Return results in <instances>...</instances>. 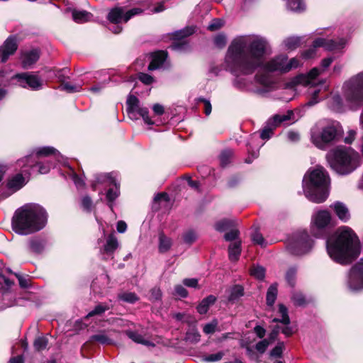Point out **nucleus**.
<instances>
[{
    "instance_id": "1",
    "label": "nucleus",
    "mask_w": 363,
    "mask_h": 363,
    "mask_svg": "<svg viewBox=\"0 0 363 363\" xmlns=\"http://www.w3.org/2000/svg\"><path fill=\"white\" fill-rule=\"evenodd\" d=\"M269 50L267 40L260 35H239L231 41L225 56V65L226 70L234 77V88L244 92L260 91L249 76L262 65V58Z\"/></svg>"
},
{
    "instance_id": "2",
    "label": "nucleus",
    "mask_w": 363,
    "mask_h": 363,
    "mask_svg": "<svg viewBox=\"0 0 363 363\" xmlns=\"http://www.w3.org/2000/svg\"><path fill=\"white\" fill-rule=\"evenodd\" d=\"M329 257L337 264L347 265L360 253V242L354 230L348 226L339 228L326 240Z\"/></svg>"
},
{
    "instance_id": "3",
    "label": "nucleus",
    "mask_w": 363,
    "mask_h": 363,
    "mask_svg": "<svg viewBox=\"0 0 363 363\" xmlns=\"http://www.w3.org/2000/svg\"><path fill=\"white\" fill-rule=\"evenodd\" d=\"M46 211L36 203L27 204L17 209L12 218V228L21 235L42 230L47 224Z\"/></svg>"
},
{
    "instance_id": "4",
    "label": "nucleus",
    "mask_w": 363,
    "mask_h": 363,
    "mask_svg": "<svg viewBox=\"0 0 363 363\" xmlns=\"http://www.w3.org/2000/svg\"><path fill=\"white\" fill-rule=\"evenodd\" d=\"M303 190L306 197L312 202L320 203L326 200L329 194L330 177L321 166L308 169L303 179Z\"/></svg>"
},
{
    "instance_id": "5",
    "label": "nucleus",
    "mask_w": 363,
    "mask_h": 363,
    "mask_svg": "<svg viewBox=\"0 0 363 363\" xmlns=\"http://www.w3.org/2000/svg\"><path fill=\"white\" fill-rule=\"evenodd\" d=\"M343 135V128L336 121L320 119L311 128V142L318 149L325 150L339 142Z\"/></svg>"
},
{
    "instance_id": "6",
    "label": "nucleus",
    "mask_w": 363,
    "mask_h": 363,
    "mask_svg": "<svg viewBox=\"0 0 363 363\" xmlns=\"http://www.w3.org/2000/svg\"><path fill=\"white\" fill-rule=\"evenodd\" d=\"M326 160L331 169L341 175L352 172L359 165L358 153L351 147L342 145L328 151Z\"/></svg>"
},
{
    "instance_id": "7",
    "label": "nucleus",
    "mask_w": 363,
    "mask_h": 363,
    "mask_svg": "<svg viewBox=\"0 0 363 363\" xmlns=\"http://www.w3.org/2000/svg\"><path fill=\"white\" fill-rule=\"evenodd\" d=\"M342 95L351 108L357 109L363 106V71L343 84Z\"/></svg>"
},
{
    "instance_id": "8",
    "label": "nucleus",
    "mask_w": 363,
    "mask_h": 363,
    "mask_svg": "<svg viewBox=\"0 0 363 363\" xmlns=\"http://www.w3.org/2000/svg\"><path fill=\"white\" fill-rule=\"evenodd\" d=\"M320 72H321L319 68L314 67L308 74H299L286 84V88L291 90H294V87L298 84L310 86L308 93L311 95V98L304 106L309 107L314 106L320 101V99L318 98V94H320L321 89L314 86L315 84L314 80L318 75H320Z\"/></svg>"
},
{
    "instance_id": "9",
    "label": "nucleus",
    "mask_w": 363,
    "mask_h": 363,
    "mask_svg": "<svg viewBox=\"0 0 363 363\" xmlns=\"http://www.w3.org/2000/svg\"><path fill=\"white\" fill-rule=\"evenodd\" d=\"M263 60L264 57L261 67L268 72L286 73L292 69L297 68L301 64L298 58L293 57L289 60L287 55L284 54L277 55L266 62H264Z\"/></svg>"
},
{
    "instance_id": "10",
    "label": "nucleus",
    "mask_w": 363,
    "mask_h": 363,
    "mask_svg": "<svg viewBox=\"0 0 363 363\" xmlns=\"http://www.w3.org/2000/svg\"><path fill=\"white\" fill-rule=\"evenodd\" d=\"M313 246V240L306 230L295 233L287 245L288 251L294 255H303L309 252Z\"/></svg>"
},
{
    "instance_id": "11",
    "label": "nucleus",
    "mask_w": 363,
    "mask_h": 363,
    "mask_svg": "<svg viewBox=\"0 0 363 363\" xmlns=\"http://www.w3.org/2000/svg\"><path fill=\"white\" fill-rule=\"evenodd\" d=\"M348 40L340 38L337 40L318 38L313 40L312 47L302 52L301 55L305 59L313 57L317 48H324L326 50L337 51L343 49L347 44Z\"/></svg>"
},
{
    "instance_id": "12",
    "label": "nucleus",
    "mask_w": 363,
    "mask_h": 363,
    "mask_svg": "<svg viewBox=\"0 0 363 363\" xmlns=\"http://www.w3.org/2000/svg\"><path fill=\"white\" fill-rule=\"evenodd\" d=\"M126 111L132 120H138L142 117L147 125H153L155 122L149 117V110L147 107L141 106L139 99L134 95H129L126 101Z\"/></svg>"
},
{
    "instance_id": "13",
    "label": "nucleus",
    "mask_w": 363,
    "mask_h": 363,
    "mask_svg": "<svg viewBox=\"0 0 363 363\" xmlns=\"http://www.w3.org/2000/svg\"><path fill=\"white\" fill-rule=\"evenodd\" d=\"M15 81V84L32 91H38L43 89V79L34 72H21L14 74L11 78Z\"/></svg>"
},
{
    "instance_id": "14",
    "label": "nucleus",
    "mask_w": 363,
    "mask_h": 363,
    "mask_svg": "<svg viewBox=\"0 0 363 363\" xmlns=\"http://www.w3.org/2000/svg\"><path fill=\"white\" fill-rule=\"evenodd\" d=\"M331 221L330 213L325 210L320 211L313 216L312 233L317 238H322L326 233Z\"/></svg>"
},
{
    "instance_id": "15",
    "label": "nucleus",
    "mask_w": 363,
    "mask_h": 363,
    "mask_svg": "<svg viewBox=\"0 0 363 363\" xmlns=\"http://www.w3.org/2000/svg\"><path fill=\"white\" fill-rule=\"evenodd\" d=\"M291 119H294V112L292 111H289L286 114H277L274 116L267 121L266 125L262 130L261 133L258 134L259 138L263 140H269L277 127L280 125L282 123Z\"/></svg>"
},
{
    "instance_id": "16",
    "label": "nucleus",
    "mask_w": 363,
    "mask_h": 363,
    "mask_svg": "<svg viewBox=\"0 0 363 363\" xmlns=\"http://www.w3.org/2000/svg\"><path fill=\"white\" fill-rule=\"evenodd\" d=\"M104 182H108V185H113L114 188H109L106 193V199L110 202L109 206L112 208L113 204L112 202L119 195V184H118L116 178L113 177V173H108L105 174H98L96 176L95 181L92 184V188L94 190L96 189V186L97 184H101Z\"/></svg>"
},
{
    "instance_id": "17",
    "label": "nucleus",
    "mask_w": 363,
    "mask_h": 363,
    "mask_svg": "<svg viewBox=\"0 0 363 363\" xmlns=\"http://www.w3.org/2000/svg\"><path fill=\"white\" fill-rule=\"evenodd\" d=\"M347 286L354 292L363 289V263H357L351 268L347 279Z\"/></svg>"
},
{
    "instance_id": "18",
    "label": "nucleus",
    "mask_w": 363,
    "mask_h": 363,
    "mask_svg": "<svg viewBox=\"0 0 363 363\" xmlns=\"http://www.w3.org/2000/svg\"><path fill=\"white\" fill-rule=\"evenodd\" d=\"M142 13L143 10L140 8H133L125 12L123 8L116 7L110 11L108 19L112 23H120L122 21L126 23L132 17Z\"/></svg>"
},
{
    "instance_id": "19",
    "label": "nucleus",
    "mask_w": 363,
    "mask_h": 363,
    "mask_svg": "<svg viewBox=\"0 0 363 363\" xmlns=\"http://www.w3.org/2000/svg\"><path fill=\"white\" fill-rule=\"evenodd\" d=\"M195 30L192 27H186L184 29L177 30L174 33L175 41H174L169 48L174 51H184L188 48V43L184 38L191 35Z\"/></svg>"
},
{
    "instance_id": "20",
    "label": "nucleus",
    "mask_w": 363,
    "mask_h": 363,
    "mask_svg": "<svg viewBox=\"0 0 363 363\" xmlns=\"http://www.w3.org/2000/svg\"><path fill=\"white\" fill-rule=\"evenodd\" d=\"M38 158L34 152H31L30 154L26 157L17 160L16 166L20 168L21 172L26 175H30L31 173L35 172L38 166Z\"/></svg>"
},
{
    "instance_id": "21",
    "label": "nucleus",
    "mask_w": 363,
    "mask_h": 363,
    "mask_svg": "<svg viewBox=\"0 0 363 363\" xmlns=\"http://www.w3.org/2000/svg\"><path fill=\"white\" fill-rule=\"evenodd\" d=\"M260 138L258 133H255L249 138L247 146L249 156L245 160L246 163H251L254 159L258 157L260 147L264 145L260 142Z\"/></svg>"
},
{
    "instance_id": "22",
    "label": "nucleus",
    "mask_w": 363,
    "mask_h": 363,
    "mask_svg": "<svg viewBox=\"0 0 363 363\" xmlns=\"http://www.w3.org/2000/svg\"><path fill=\"white\" fill-rule=\"evenodd\" d=\"M279 313L281 314V318H274L272 322L282 323L284 327L280 331L286 337H289L293 334L294 331L293 328L289 325L291 321L288 314V309L284 304L280 303L279 304Z\"/></svg>"
},
{
    "instance_id": "23",
    "label": "nucleus",
    "mask_w": 363,
    "mask_h": 363,
    "mask_svg": "<svg viewBox=\"0 0 363 363\" xmlns=\"http://www.w3.org/2000/svg\"><path fill=\"white\" fill-rule=\"evenodd\" d=\"M18 45L16 38L14 36H9L0 47V60L5 62L10 55H13L17 50Z\"/></svg>"
},
{
    "instance_id": "24",
    "label": "nucleus",
    "mask_w": 363,
    "mask_h": 363,
    "mask_svg": "<svg viewBox=\"0 0 363 363\" xmlns=\"http://www.w3.org/2000/svg\"><path fill=\"white\" fill-rule=\"evenodd\" d=\"M167 58V53L164 51H158L152 55V60L148 65V70L153 71L160 69H164L166 65V60Z\"/></svg>"
},
{
    "instance_id": "25",
    "label": "nucleus",
    "mask_w": 363,
    "mask_h": 363,
    "mask_svg": "<svg viewBox=\"0 0 363 363\" xmlns=\"http://www.w3.org/2000/svg\"><path fill=\"white\" fill-rule=\"evenodd\" d=\"M47 244L46 239L41 236H33L28 241L29 252L35 255H40L43 252Z\"/></svg>"
},
{
    "instance_id": "26",
    "label": "nucleus",
    "mask_w": 363,
    "mask_h": 363,
    "mask_svg": "<svg viewBox=\"0 0 363 363\" xmlns=\"http://www.w3.org/2000/svg\"><path fill=\"white\" fill-rule=\"evenodd\" d=\"M69 72L67 68H64L59 72L57 77L62 82L60 89L67 93H75L82 90V86L80 84H71L69 82H65V75Z\"/></svg>"
},
{
    "instance_id": "27",
    "label": "nucleus",
    "mask_w": 363,
    "mask_h": 363,
    "mask_svg": "<svg viewBox=\"0 0 363 363\" xmlns=\"http://www.w3.org/2000/svg\"><path fill=\"white\" fill-rule=\"evenodd\" d=\"M125 333L130 340L137 344H140L147 347H152L155 346L154 342L136 330H127L125 331Z\"/></svg>"
},
{
    "instance_id": "28",
    "label": "nucleus",
    "mask_w": 363,
    "mask_h": 363,
    "mask_svg": "<svg viewBox=\"0 0 363 363\" xmlns=\"http://www.w3.org/2000/svg\"><path fill=\"white\" fill-rule=\"evenodd\" d=\"M40 54L37 49L25 52L21 55V63L24 68H28L35 63L39 59Z\"/></svg>"
},
{
    "instance_id": "29",
    "label": "nucleus",
    "mask_w": 363,
    "mask_h": 363,
    "mask_svg": "<svg viewBox=\"0 0 363 363\" xmlns=\"http://www.w3.org/2000/svg\"><path fill=\"white\" fill-rule=\"evenodd\" d=\"M259 68L261 69L253 77L255 85L258 84L262 86L268 87L272 84V79L269 74V72L265 71L262 67Z\"/></svg>"
},
{
    "instance_id": "30",
    "label": "nucleus",
    "mask_w": 363,
    "mask_h": 363,
    "mask_svg": "<svg viewBox=\"0 0 363 363\" xmlns=\"http://www.w3.org/2000/svg\"><path fill=\"white\" fill-rule=\"evenodd\" d=\"M26 183V179L22 174H17L9 179L7 187L13 191H16L21 189Z\"/></svg>"
},
{
    "instance_id": "31",
    "label": "nucleus",
    "mask_w": 363,
    "mask_h": 363,
    "mask_svg": "<svg viewBox=\"0 0 363 363\" xmlns=\"http://www.w3.org/2000/svg\"><path fill=\"white\" fill-rule=\"evenodd\" d=\"M32 152H34L38 159L40 157L54 155L59 160V157H61L60 153L55 148L49 146L38 147L32 150Z\"/></svg>"
},
{
    "instance_id": "32",
    "label": "nucleus",
    "mask_w": 363,
    "mask_h": 363,
    "mask_svg": "<svg viewBox=\"0 0 363 363\" xmlns=\"http://www.w3.org/2000/svg\"><path fill=\"white\" fill-rule=\"evenodd\" d=\"M331 207L334 209L337 217L342 221L346 222L350 219V215L346 206L341 202H335Z\"/></svg>"
},
{
    "instance_id": "33",
    "label": "nucleus",
    "mask_w": 363,
    "mask_h": 363,
    "mask_svg": "<svg viewBox=\"0 0 363 363\" xmlns=\"http://www.w3.org/2000/svg\"><path fill=\"white\" fill-rule=\"evenodd\" d=\"M119 243L114 235H109L106 238V243L104 246V252L111 255L118 247Z\"/></svg>"
},
{
    "instance_id": "34",
    "label": "nucleus",
    "mask_w": 363,
    "mask_h": 363,
    "mask_svg": "<svg viewBox=\"0 0 363 363\" xmlns=\"http://www.w3.org/2000/svg\"><path fill=\"white\" fill-rule=\"evenodd\" d=\"M216 301V298L213 295H209L204 298L196 307L199 313L206 314L208 311L210 306L213 305Z\"/></svg>"
},
{
    "instance_id": "35",
    "label": "nucleus",
    "mask_w": 363,
    "mask_h": 363,
    "mask_svg": "<svg viewBox=\"0 0 363 363\" xmlns=\"http://www.w3.org/2000/svg\"><path fill=\"white\" fill-rule=\"evenodd\" d=\"M172 245V239L166 236L164 233L159 234L158 250L160 253H165L169 251Z\"/></svg>"
},
{
    "instance_id": "36",
    "label": "nucleus",
    "mask_w": 363,
    "mask_h": 363,
    "mask_svg": "<svg viewBox=\"0 0 363 363\" xmlns=\"http://www.w3.org/2000/svg\"><path fill=\"white\" fill-rule=\"evenodd\" d=\"M301 38L296 36H291L285 38L282 45L284 48L287 50H294L301 45Z\"/></svg>"
},
{
    "instance_id": "37",
    "label": "nucleus",
    "mask_w": 363,
    "mask_h": 363,
    "mask_svg": "<svg viewBox=\"0 0 363 363\" xmlns=\"http://www.w3.org/2000/svg\"><path fill=\"white\" fill-rule=\"evenodd\" d=\"M72 18L78 23H83L91 20L92 15L86 11L72 10Z\"/></svg>"
},
{
    "instance_id": "38",
    "label": "nucleus",
    "mask_w": 363,
    "mask_h": 363,
    "mask_svg": "<svg viewBox=\"0 0 363 363\" xmlns=\"http://www.w3.org/2000/svg\"><path fill=\"white\" fill-rule=\"evenodd\" d=\"M241 252V242L236 241L231 243L228 247V256L231 261H237L239 259Z\"/></svg>"
},
{
    "instance_id": "39",
    "label": "nucleus",
    "mask_w": 363,
    "mask_h": 363,
    "mask_svg": "<svg viewBox=\"0 0 363 363\" xmlns=\"http://www.w3.org/2000/svg\"><path fill=\"white\" fill-rule=\"evenodd\" d=\"M244 296V288L239 284L234 285L230 289V294L228 298V301L235 302Z\"/></svg>"
},
{
    "instance_id": "40",
    "label": "nucleus",
    "mask_w": 363,
    "mask_h": 363,
    "mask_svg": "<svg viewBox=\"0 0 363 363\" xmlns=\"http://www.w3.org/2000/svg\"><path fill=\"white\" fill-rule=\"evenodd\" d=\"M236 222L234 220L222 219L215 223V229L218 232H224L235 226Z\"/></svg>"
},
{
    "instance_id": "41",
    "label": "nucleus",
    "mask_w": 363,
    "mask_h": 363,
    "mask_svg": "<svg viewBox=\"0 0 363 363\" xmlns=\"http://www.w3.org/2000/svg\"><path fill=\"white\" fill-rule=\"evenodd\" d=\"M277 285L276 284H272L267 292V304L269 306H272L277 297Z\"/></svg>"
},
{
    "instance_id": "42",
    "label": "nucleus",
    "mask_w": 363,
    "mask_h": 363,
    "mask_svg": "<svg viewBox=\"0 0 363 363\" xmlns=\"http://www.w3.org/2000/svg\"><path fill=\"white\" fill-rule=\"evenodd\" d=\"M233 152L230 149L224 150L219 156L220 164L222 167H227L231 162Z\"/></svg>"
},
{
    "instance_id": "43",
    "label": "nucleus",
    "mask_w": 363,
    "mask_h": 363,
    "mask_svg": "<svg viewBox=\"0 0 363 363\" xmlns=\"http://www.w3.org/2000/svg\"><path fill=\"white\" fill-rule=\"evenodd\" d=\"M201 335L198 330L194 327L186 333L185 340L191 343H197L200 341Z\"/></svg>"
},
{
    "instance_id": "44",
    "label": "nucleus",
    "mask_w": 363,
    "mask_h": 363,
    "mask_svg": "<svg viewBox=\"0 0 363 363\" xmlns=\"http://www.w3.org/2000/svg\"><path fill=\"white\" fill-rule=\"evenodd\" d=\"M287 6L294 11L300 12L305 9V4L302 0H288Z\"/></svg>"
},
{
    "instance_id": "45",
    "label": "nucleus",
    "mask_w": 363,
    "mask_h": 363,
    "mask_svg": "<svg viewBox=\"0 0 363 363\" xmlns=\"http://www.w3.org/2000/svg\"><path fill=\"white\" fill-rule=\"evenodd\" d=\"M120 300L129 303H134L138 300V297L135 293L125 292L118 295Z\"/></svg>"
},
{
    "instance_id": "46",
    "label": "nucleus",
    "mask_w": 363,
    "mask_h": 363,
    "mask_svg": "<svg viewBox=\"0 0 363 363\" xmlns=\"http://www.w3.org/2000/svg\"><path fill=\"white\" fill-rule=\"evenodd\" d=\"M48 344V340L46 337L40 336L37 337L33 343L34 347L38 351L43 350Z\"/></svg>"
},
{
    "instance_id": "47",
    "label": "nucleus",
    "mask_w": 363,
    "mask_h": 363,
    "mask_svg": "<svg viewBox=\"0 0 363 363\" xmlns=\"http://www.w3.org/2000/svg\"><path fill=\"white\" fill-rule=\"evenodd\" d=\"M51 166L52 164L49 160H47L45 162H42L38 160V166L35 172H38L39 174H47L49 172Z\"/></svg>"
},
{
    "instance_id": "48",
    "label": "nucleus",
    "mask_w": 363,
    "mask_h": 363,
    "mask_svg": "<svg viewBox=\"0 0 363 363\" xmlns=\"http://www.w3.org/2000/svg\"><path fill=\"white\" fill-rule=\"evenodd\" d=\"M297 269L296 267H290L286 273V280L291 286H294L296 281Z\"/></svg>"
},
{
    "instance_id": "49",
    "label": "nucleus",
    "mask_w": 363,
    "mask_h": 363,
    "mask_svg": "<svg viewBox=\"0 0 363 363\" xmlns=\"http://www.w3.org/2000/svg\"><path fill=\"white\" fill-rule=\"evenodd\" d=\"M197 239V235L193 230H189L183 234L184 242L186 244L191 245Z\"/></svg>"
},
{
    "instance_id": "50",
    "label": "nucleus",
    "mask_w": 363,
    "mask_h": 363,
    "mask_svg": "<svg viewBox=\"0 0 363 363\" xmlns=\"http://www.w3.org/2000/svg\"><path fill=\"white\" fill-rule=\"evenodd\" d=\"M108 309L109 307L108 306L99 304L96 306L95 308L87 314L86 317H91L95 315H101L104 313L105 311H108Z\"/></svg>"
},
{
    "instance_id": "51",
    "label": "nucleus",
    "mask_w": 363,
    "mask_h": 363,
    "mask_svg": "<svg viewBox=\"0 0 363 363\" xmlns=\"http://www.w3.org/2000/svg\"><path fill=\"white\" fill-rule=\"evenodd\" d=\"M251 274L257 278V279L262 280L264 278L265 276V269L264 267L261 266L254 267L251 269Z\"/></svg>"
},
{
    "instance_id": "52",
    "label": "nucleus",
    "mask_w": 363,
    "mask_h": 363,
    "mask_svg": "<svg viewBox=\"0 0 363 363\" xmlns=\"http://www.w3.org/2000/svg\"><path fill=\"white\" fill-rule=\"evenodd\" d=\"M223 356L224 353L223 352H218L216 354H211L203 357V360L206 362H218L223 358Z\"/></svg>"
},
{
    "instance_id": "53",
    "label": "nucleus",
    "mask_w": 363,
    "mask_h": 363,
    "mask_svg": "<svg viewBox=\"0 0 363 363\" xmlns=\"http://www.w3.org/2000/svg\"><path fill=\"white\" fill-rule=\"evenodd\" d=\"M91 338L103 345H109L112 342V340L104 333L94 335Z\"/></svg>"
},
{
    "instance_id": "54",
    "label": "nucleus",
    "mask_w": 363,
    "mask_h": 363,
    "mask_svg": "<svg viewBox=\"0 0 363 363\" xmlns=\"http://www.w3.org/2000/svg\"><path fill=\"white\" fill-rule=\"evenodd\" d=\"M138 78L141 82H143L145 85H150L155 82L154 78L147 73H138Z\"/></svg>"
},
{
    "instance_id": "55",
    "label": "nucleus",
    "mask_w": 363,
    "mask_h": 363,
    "mask_svg": "<svg viewBox=\"0 0 363 363\" xmlns=\"http://www.w3.org/2000/svg\"><path fill=\"white\" fill-rule=\"evenodd\" d=\"M271 342L268 339H264L258 342L255 345V349L260 354H263Z\"/></svg>"
},
{
    "instance_id": "56",
    "label": "nucleus",
    "mask_w": 363,
    "mask_h": 363,
    "mask_svg": "<svg viewBox=\"0 0 363 363\" xmlns=\"http://www.w3.org/2000/svg\"><path fill=\"white\" fill-rule=\"evenodd\" d=\"M223 25L222 20L219 18H215L208 24L207 28L211 31H216L220 29Z\"/></svg>"
},
{
    "instance_id": "57",
    "label": "nucleus",
    "mask_w": 363,
    "mask_h": 363,
    "mask_svg": "<svg viewBox=\"0 0 363 363\" xmlns=\"http://www.w3.org/2000/svg\"><path fill=\"white\" fill-rule=\"evenodd\" d=\"M230 230L225 233L224 235V238L227 241H233L236 240L238 238L239 235V231L238 229H235L234 228H232L230 229Z\"/></svg>"
},
{
    "instance_id": "58",
    "label": "nucleus",
    "mask_w": 363,
    "mask_h": 363,
    "mask_svg": "<svg viewBox=\"0 0 363 363\" xmlns=\"http://www.w3.org/2000/svg\"><path fill=\"white\" fill-rule=\"evenodd\" d=\"M284 349V343H279L275 347H274L270 352V356L274 357H280L282 354Z\"/></svg>"
},
{
    "instance_id": "59",
    "label": "nucleus",
    "mask_w": 363,
    "mask_h": 363,
    "mask_svg": "<svg viewBox=\"0 0 363 363\" xmlns=\"http://www.w3.org/2000/svg\"><path fill=\"white\" fill-rule=\"evenodd\" d=\"M292 300L296 306H301L306 303L305 298L301 294H294L292 296Z\"/></svg>"
},
{
    "instance_id": "60",
    "label": "nucleus",
    "mask_w": 363,
    "mask_h": 363,
    "mask_svg": "<svg viewBox=\"0 0 363 363\" xmlns=\"http://www.w3.org/2000/svg\"><path fill=\"white\" fill-rule=\"evenodd\" d=\"M252 240L255 244L259 245L261 246H263L265 243L262 235L257 231L252 233Z\"/></svg>"
},
{
    "instance_id": "61",
    "label": "nucleus",
    "mask_w": 363,
    "mask_h": 363,
    "mask_svg": "<svg viewBox=\"0 0 363 363\" xmlns=\"http://www.w3.org/2000/svg\"><path fill=\"white\" fill-rule=\"evenodd\" d=\"M198 101L203 103L205 114L206 116L210 115V113H211V110H212V106H211L210 101L208 100V99H204L203 97H200V98L198 99Z\"/></svg>"
},
{
    "instance_id": "62",
    "label": "nucleus",
    "mask_w": 363,
    "mask_h": 363,
    "mask_svg": "<svg viewBox=\"0 0 363 363\" xmlns=\"http://www.w3.org/2000/svg\"><path fill=\"white\" fill-rule=\"evenodd\" d=\"M174 294L181 298H186L188 296V291L182 285H177L174 287Z\"/></svg>"
},
{
    "instance_id": "63",
    "label": "nucleus",
    "mask_w": 363,
    "mask_h": 363,
    "mask_svg": "<svg viewBox=\"0 0 363 363\" xmlns=\"http://www.w3.org/2000/svg\"><path fill=\"white\" fill-rule=\"evenodd\" d=\"M214 43L219 48H223L226 43V36L223 34H219L214 38Z\"/></svg>"
},
{
    "instance_id": "64",
    "label": "nucleus",
    "mask_w": 363,
    "mask_h": 363,
    "mask_svg": "<svg viewBox=\"0 0 363 363\" xmlns=\"http://www.w3.org/2000/svg\"><path fill=\"white\" fill-rule=\"evenodd\" d=\"M82 206L85 211L88 212L91 211L92 206V201L91 198L88 196L83 197L82 199Z\"/></svg>"
}]
</instances>
